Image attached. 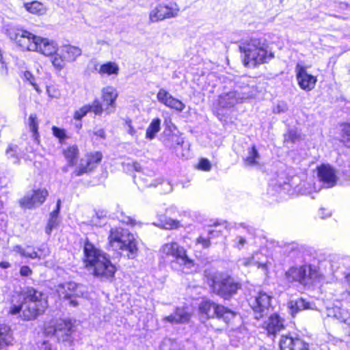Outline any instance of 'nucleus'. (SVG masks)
<instances>
[{"label": "nucleus", "mask_w": 350, "mask_h": 350, "mask_svg": "<svg viewBox=\"0 0 350 350\" xmlns=\"http://www.w3.org/2000/svg\"><path fill=\"white\" fill-rule=\"evenodd\" d=\"M0 64H2L3 66H5V62L1 51H0Z\"/></svg>", "instance_id": "57"}, {"label": "nucleus", "mask_w": 350, "mask_h": 350, "mask_svg": "<svg viewBox=\"0 0 350 350\" xmlns=\"http://www.w3.org/2000/svg\"><path fill=\"white\" fill-rule=\"evenodd\" d=\"M205 276L211 293L224 300L232 299L242 288L241 282L226 273H208Z\"/></svg>", "instance_id": "5"}, {"label": "nucleus", "mask_w": 350, "mask_h": 350, "mask_svg": "<svg viewBox=\"0 0 350 350\" xmlns=\"http://www.w3.org/2000/svg\"><path fill=\"white\" fill-rule=\"evenodd\" d=\"M245 243H246V239L244 237L239 236L237 238L236 246L239 249H241L245 244Z\"/></svg>", "instance_id": "52"}, {"label": "nucleus", "mask_w": 350, "mask_h": 350, "mask_svg": "<svg viewBox=\"0 0 350 350\" xmlns=\"http://www.w3.org/2000/svg\"><path fill=\"white\" fill-rule=\"evenodd\" d=\"M62 53L63 54V58H64L67 62H72L81 55V50L77 46L66 45L62 49Z\"/></svg>", "instance_id": "30"}, {"label": "nucleus", "mask_w": 350, "mask_h": 350, "mask_svg": "<svg viewBox=\"0 0 350 350\" xmlns=\"http://www.w3.org/2000/svg\"><path fill=\"white\" fill-rule=\"evenodd\" d=\"M194 255L197 258H201L204 256V254L202 253L201 250H193Z\"/></svg>", "instance_id": "55"}, {"label": "nucleus", "mask_w": 350, "mask_h": 350, "mask_svg": "<svg viewBox=\"0 0 350 350\" xmlns=\"http://www.w3.org/2000/svg\"><path fill=\"white\" fill-rule=\"evenodd\" d=\"M49 196L46 188L34 189L31 195H27L18 201L19 205L23 208L32 209L44 203Z\"/></svg>", "instance_id": "13"}, {"label": "nucleus", "mask_w": 350, "mask_h": 350, "mask_svg": "<svg viewBox=\"0 0 350 350\" xmlns=\"http://www.w3.org/2000/svg\"><path fill=\"white\" fill-rule=\"evenodd\" d=\"M161 228L165 230H176L181 226L180 221L172 218H165L161 221Z\"/></svg>", "instance_id": "36"}, {"label": "nucleus", "mask_w": 350, "mask_h": 350, "mask_svg": "<svg viewBox=\"0 0 350 350\" xmlns=\"http://www.w3.org/2000/svg\"><path fill=\"white\" fill-rule=\"evenodd\" d=\"M272 296L267 292L260 290L249 299V305L254 312L256 319L264 317L271 306Z\"/></svg>", "instance_id": "9"}, {"label": "nucleus", "mask_w": 350, "mask_h": 350, "mask_svg": "<svg viewBox=\"0 0 350 350\" xmlns=\"http://www.w3.org/2000/svg\"><path fill=\"white\" fill-rule=\"evenodd\" d=\"M191 314L180 308H176L174 312L164 317V321L172 324H180L189 321Z\"/></svg>", "instance_id": "26"}, {"label": "nucleus", "mask_w": 350, "mask_h": 350, "mask_svg": "<svg viewBox=\"0 0 350 350\" xmlns=\"http://www.w3.org/2000/svg\"><path fill=\"white\" fill-rule=\"evenodd\" d=\"M254 263V256L248 257L243 259V264L245 266H250L253 265Z\"/></svg>", "instance_id": "53"}, {"label": "nucleus", "mask_w": 350, "mask_h": 350, "mask_svg": "<svg viewBox=\"0 0 350 350\" xmlns=\"http://www.w3.org/2000/svg\"><path fill=\"white\" fill-rule=\"evenodd\" d=\"M284 280L288 284H299L304 287L314 285L322 279L319 268L310 264L290 267L284 273Z\"/></svg>", "instance_id": "7"}, {"label": "nucleus", "mask_w": 350, "mask_h": 350, "mask_svg": "<svg viewBox=\"0 0 350 350\" xmlns=\"http://www.w3.org/2000/svg\"><path fill=\"white\" fill-rule=\"evenodd\" d=\"M58 226L57 219H54L53 218L49 219L48 223L45 228V232L47 234H51L52 230Z\"/></svg>", "instance_id": "43"}, {"label": "nucleus", "mask_w": 350, "mask_h": 350, "mask_svg": "<svg viewBox=\"0 0 350 350\" xmlns=\"http://www.w3.org/2000/svg\"><path fill=\"white\" fill-rule=\"evenodd\" d=\"M61 153L68 167L77 165L80 157V150L77 144H69L62 149Z\"/></svg>", "instance_id": "21"}, {"label": "nucleus", "mask_w": 350, "mask_h": 350, "mask_svg": "<svg viewBox=\"0 0 350 350\" xmlns=\"http://www.w3.org/2000/svg\"><path fill=\"white\" fill-rule=\"evenodd\" d=\"M42 332L46 337H55L58 342L72 345L76 332L75 321L70 318H53L44 322Z\"/></svg>", "instance_id": "6"}, {"label": "nucleus", "mask_w": 350, "mask_h": 350, "mask_svg": "<svg viewBox=\"0 0 350 350\" xmlns=\"http://www.w3.org/2000/svg\"><path fill=\"white\" fill-rule=\"evenodd\" d=\"M118 95L117 90L112 86H106L102 88L101 100L105 107L106 114H110L115 111Z\"/></svg>", "instance_id": "20"}, {"label": "nucleus", "mask_w": 350, "mask_h": 350, "mask_svg": "<svg viewBox=\"0 0 350 350\" xmlns=\"http://www.w3.org/2000/svg\"><path fill=\"white\" fill-rule=\"evenodd\" d=\"M280 350H310L309 345L299 337L290 334L281 336L279 342Z\"/></svg>", "instance_id": "17"}, {"label": "nucleus", "mask_w": 350, "mask_h": 350, "mask_svg": "<svg viewBox=\"0 0 350 350\" xmlns=\"http://www.w3.org/2000/svg\"><path fill=\"white\" fill-rule=\"evenodd\" d=\"M262 327L267 332L268 336H275L278 333L285 329V319L278 313H273L264 321Z\"/></svg>", "instance_id": "18"}, {"label": "nucleus", "mask_w": 350, "mask_h": 350, "mask_svg": "<svg viewBox=\"0 0 350 350\" xmlns=\"http://www.w3.org/2000/svg\"><path fill=\"white\" fill-rule=\"evenodd\" d=\"M103 159L100 151L90 152L85 154V163H81L72 172L75 176H81L93 172Z\"/></svg>", "instance_id": "12"}, {"label": "nucleus", "mask_w": 350, "mask_h": 350, "mask_svg": "<svg viewBox=\"0 0 350 350\" xmlns=\"http://www.w3.org/2000/svg\"><path fill=\"white\" fill-rule=\"evenodd\" d=\"M258 267H265V265H259Z\"/></svg>", "instance_id": "60"}, {"label": "nucleus", "mask_w": 350, "mask_h": 350, "mask_svg": "<svg viewBox=\"0 0 350 350\" xmlns=\"http://www.w3.org/2000/svg\"><path fill=\"white\" fill-rule=\"evenodd\" d=\"M260 154L258 149L255 145H252L248 149V155L243 159V163L245 166L252 167L259 165L258 160Z\"/></svg>", "instance_id": "31"}, {"label": "nucleus", "mask_w": 350, "mask_h": 350, "mask_svg": "<svg viewBox=\"0 0 350 350\" xmlns=\"http://www.w3.org/2000/svg\"><path fill=\"white\" fill-rule=\"evenodd\" d=\"M82 261L84 268L95 278L110 281L114 278L117 267L107 254L88 239L84 241Z\"/></svg>", "instance_id": "2"}, {"label": "nucleus", "mask_w": 350, "mask_h": 350, "mask_svg": "<svg viewBox=\"0 0 350 350\" xmlns=\"http://www.w3.org/2000/svg\"><path fill=\"white\" fill-rule=\"evenodd\" d=\"M11 265L9 262L7 261H1L0 262V267L2 269H8L10 267Z\"/></svg>", "instance_id": "56"}, {"label": "nucleus", "mask_w": 350, "mask_h": 350, "mask_svg": "<svg viewBox=\"0 0 350 350\" xmlns=\"http://www.w3.org/2000/svg\"><path fill=\"white\" fill-rule=\"evenodd\" d=\"M40 119L36 113H31L28 117L27 125L31 133L34 142L40 143V135L39 132Z\"/></svg>", "instance_id": "27"}, {"label": "nucleus", "mask_w": 350, "mask_h": 350, "mask_svg": "<svg viewBox=\"0 0 350 350\" xmlns=\"http://www.w3.org/2000/svg\"><path fill=\"white\" fill-rule=\"evenodd\" d=\"M93 135L96 137V139H105L106 138V133L104 129H100L97 131L93 132Z\"/></svg>", "instance_id": "49"}, {"label": "nucleus", "mask_w": 350, "mask_h": 350, "mask_svg": "<svg viewBox=\"0 0 350 350\" xmlns=\"http://www.w3.org/2000/svg\"><path fill=\"white\" fill-rule=\"evenodd\" d=\"M125 123L127 125V126L129 127V131H128L129 133L131 134V135H135L136 131L132 124V120L130 119L126 120Z\"/></svg>", "instance_id": "50"}, {"label": "nucleus", "mask_w": 350, "mask_h": 350, "mask_svg": "<svg viewBox=\"0 0 350 350\" xmlns=\"http://www.w3.org/2000/svg\"><path fill=\"white\" fill-rule=\"evenodd\" d=\"M213 232H214L213 230H208V234L209 236H208V237H205L202 234H200L196 239V240L194 241L195 245L196 246L197 245H200L201 246V249L202 250H208L211 247V245H212L211 235L213 234Z\"/></svg>", "instance_id": "34"}, {"label": "nucleus", "mask_w": 350, "mask_h": 350, "mask_svg": "<svg viewBox=\"0 0 350 350\" xmlns=\"http://www.w3.org/2000/svg\"><path fill=\"white\" fill-rule=\"evenodd\" d=\"M317 176L321 183L327 187L336 185L338 177L336 170L329 164L322 163L316 167Z\"/></svg>", "instance_id": "16"}, {"label": "nucleus", "mask_w": 350, "mask_h": 350, "mask_svg": "<svg viewBox=\"0 0 350 350\" xmlns=\"http://www.w3.org/2000/svg\"><path fill=\"white\" fill-rule=\"evenodd\" d=\"M300 138L299 135L294 130H289L284 135V142L295 143Z\"/></svg>", "instance_id": "42"}, {"label": "nucleus", "mask_w": 350, "mask_h": 350, "mask_svg": "<svg viewBox=\"0 0 350 350\" xmlns=\"http://www.w3.org/2000/svg\"><path fill=\"white\" fill-rule=\"evenodd\" d=\"M14 333L9 325L0 323V349L13 345Z\"/></svg>", "instance_id": "24"}, {"label": "nucleus", "mask_w": 350, "mask_h": 350, "mask_svg": "<svg viewBox=\"0 0 350 350\" xmlns=\"http://www.w3.org/2000/svg\"><path fill=\"white\" fill-rule=\"evenodd\" d=\"M216 308L217 310L216 311L215 318L222 321L227 325H231L233 323L237 316V312L220 304H219V306H217Z\"/></svg>", "instance_id": "23"}, {"label": "nucleus", "mask_w": 350, "mask_h": 350, "mask_svg": "<svg viewBox=\"0 0 350 350\" xmlns=\"http://www.w3.org/2000/svg\"><path fill=\"white\" fill-rule=\"evenodd\" d=\"M53 59L51 60L53 66L57 69V70H62L67 63V61L63 58V54L62 53L61 54L55 53L53 56Z\"/></svg>", "instance_id": "38"}, {"label": "nucleus", "mask_w": 350, "mask_h": 350, "mask_svg": "<svg viewBox=\"0 0 350 350\" xmlns=\"http://www.w3.org/2000/svg\"><path fill=\"white\" fill-rule=\"evenodd\" d=\"M346 279L347 282L350 284V273L347 275Z\"/></svg>", "instance_id": "58"}, {"label": "nucleus", "mask_w": 350, "mask_h": 350, "mask_svg": "<svg viewBox=\"0 0 350 350\" xmlns=\"http://www.w3.org/2000/svg\"><path fill=\"white\" fill-rule=\"evenodd\" d=\"M90 112L89 105H85L76 110L73 115V118L76 120H81Z\"/></svg>", "instance_id": "40"}, {"label": "nucleus", "mask_w": 350, "mask_h": 350, "mask_svg": "<svg viewBox=\"0 0 350 350\" xmlns=\"http://www.w3.org/2000/svg\"><path fill=\"white\" fill-rule=\"evenodd\" d=\"M14 249L21 256L25 257L26 252L21 245L15 246Z\"/></svg>", "instance_id": "54"}, {"label": "nucleus", "mask_w": 350, "mask_h": 350, "mask_svg": "<svg viewBox=\"0 0 350 350\" xmlns=\"http://www.w3.org/2000/svg\"><path fill=\"white\" fill-rule=\"evenodd\" d=\"M211 163L209 161V160L206 158L200 159L197 165V169L204 172L210 171L211 170Z\"/></svg>", "instance_id": "41"}, {"label": "nucleus", "mask_w": 350, "mask_h": 350, "mask_svg": "<svg viewBox=\"0 0 350 350\" xmlns=\"http://www.w3.org/2000/svg\"><path fill=\"white\" fill-rule=\"evenodd\" d=\"M17 148L16 145L10 144L7 148L5 152L10 157H18Z\"/></svg>", "instance_id": "45"}, {"label": "nucleus", "mask_w": 350, "mask_h": 350, "mask_svg": "<svg viewBox=\"0 0 350 350\" xmlns=\"http://www.w3.org/2000/svg\"><path fill=\"white\" fill-rule=\"evenodd\" d=\"M58 300L67 302L70 307L76 308L79 305L78 299L84 297L82 285L74 282L59 284L56 289Z\"/></svg>", "instance_id": "8"}, {"label": "nucleus", "mask_w": 350, "mask_h": 350, "mask_svg": "<svg viewBox=\"0 0 350 350\" xmlns=\"http://www.w3.org/2000/svg\"><path fill=\"white\" fill-rule=\"evenodd\" d=\"M289 309H290V312H291V315L293 317L295 316L300 311H302L299 308L297 303L295 301L290 302Z\"/></svg>", "instance_id": "47"}, {"label": "nucleus", "mask_w": 350, "mask_h": 350, "mask_svg": "<svg viewBox=\"0 0 350 350\" xmlns=\"http://www.w3.org/2000/svg\"><path fill=\"white\" fill-rule=\"evenodd\" d=\"M161 250L166 256H172L176 260H180L186 267H191L195 265L194 260L189 257L187 250L175 241L163 244Z\"/></svg>", "instance_id": "11"}, {"label": "nucleus", "mask_w": 350, "mask_h": 350, "mask_svg": "<svg viewBox=\"0 0 350 350\" xmlns=\"http://www.w3.org/2000/svg\"><path fill=\"white\" fill-rule=\"evenodd\" d=\"M36 47L37 49L34 51L39 52L47 57H52L58 50L57 45L53 40L42 37H40Z\"/></svg>", "instance_id": "22"}, {"label": "nucleus", "mask_w": 350, "mask_h": 350, "mask_svg": "<svg viewBox=\"0 0 350 350\" xmlns=\"http://www.w3.org/2000/svg\"><path fill=\"white\" fill-rule=\"evenodd\" d=\"M51 131L53 137L57 139L60 144H64L66 140L69 139V136L66 129L63 128H60L57 126H53L51 127Z\"/></svg>", "instance_id": "35"}, {"label": "nucleus", "mask_w": 350, "mask_h": 350, "mask_svg": "<svg viewBox=\"0 0 350 350\" xmlns=\"http://www.w3.org/2000/svg\"><path fill=\"white\" fill-rule=\"evenodd\" d=\"M107 249L117 257L125 252L128 259H135L140 252L139 240L127 229L112 228L109 231Z\"/></svg>", "instance_id": "3"}, {"label": "nucleus", "mask_w": 350, "mask_h": 350, "mask_svg": "<svg viewBox=\"0 0 350 350\" xmlns=\"http://www.w3.org/2000/svg\"><path fill=\"white\" fill-rule=\"evenodd\" d=\"M296 79L299 88L306 92L313 90L317 82L316 76L308 74L306 68L300 64L296 66Z\"/></svg>", "instance_id": "15"}, {"label": "nucleus", "mask_w": 350, "mask_h": 350, "mask_svg": "<svg viewBox=\"0 0 350 350\" xmlns=\"http://www.w3.org/2000/svg\"><path fill=\"white\" fill-rule=\"evenodd\" d=\"M61 203V200H57L55 208L50 213V218L57 219L60 211Z\"/></svg>", "instance_id": "48"}, {"label": "nucleus", "mask_w": 350, "mask_h": 350, "mask_svg": "<svg viewBox=\"0 0 350 350\" xmlns=\"http://www.w3.org/2000/svg\"><path fill=\"white\" fill-rule=\"evenodd\" d=\"M217 306H219V304L210 299L202 300L199 304L198 311L208 319H215Z\"/></svg>", "instance_id": "25"}, {"label": "nucleus", "mask_w": 350, "mask_h": 350, "mask_svg": "<svg viewBox=\"0 0 350 350\" xmlns=\"http://www.w3.org/2000/svg\"><path fill=\"white\" fill-rule=\"evenodd\" d=\"M8 314H18L22 321H33L42 316L49 308L48 298L42 291L27 286L23 291L15 292L10 298Z\"/></svg>", "instance_id": "1"}, {"label": "nucleus", "mask_w": 350, "mask_h": 350, "mask_svg": "<svg viewBox=\"0 0 350 350\" xmlns=\"http://www.w3.org/2000/svg\"><path fill=\"white\" fill-rule=\"evenodd\" d=\"M25 258H31V259H41L42 256L38 254L37 252H33L31 253H27L25 256Z\"/></svg>", "instance_id": "51"}, {"label": "nucleus", "mask_w": 350, "mask_h": 350, "mask_svg": "<svg viewBox=\"0 0 350 350\" xmlns=\"http://www.w3.org/2000/svg\"><path fill=\"white\" fill-rule=\"evenodd\" d=\"M19 274L21 277H29L33 274V270L27 265H23L20 268Z\"/></svg>", "instance_id": "44"}, {"label": "nucleus", "mask_w": 350, "mask_h": 350, "mask_svg": "<svg viewBox=\"0 0 350 350\" xmlns=\"http://www.w3.org/2000/svg\"><path fill=\"white\" fill-rule=\"evenodd\" d=\"M120 72L118 64L115 62L108 61L102 64L98 72L100 76L118 75Z\"/></svg>", "instance_id": "29"}, {"label": "nucleus", "mask_w": 350, "mask_h": 350, "mask_svg": "<svg viewBox=\"0 0 350 350\" xmlns=\"http://www.w3.org/2000/svg\"><path fill=\"white\" fill-rule=\"evenodd\" d=\"M239 49L242 53V63L247 68H256L268 64L275 57L274 53L269 49L266 41L259 38H250L243 42Z\"/></svg>", "instance_id": "4"}, {"label": "nucleus", "mask_w": 350, "mask_h": 350, "mask_svg": "<svg viewBox=\"0 0 350 350\" xmlns=\"http://www.w3.org/2000/svg\"><path fill=\"white\" fill-rule=\"evenodd\" d=\"M295 301L297 303L301 310H308L310 308V303L302 297L296 299Z\"/></svg>", "instance_id": "46"}, {"label": "nucleus", "mask_w": 350, "mask_h": 350, "mask_svg": "<svg viewBox=\"0 0 350 350\" xmlns=\"http://www.w3.org/2000/svg\"><path fill=\"white\" fill-rule=\"evenodd\" d=\"M38 36L25 29H17L10 34V39L23 51H34L37 49Z\"/></svg>", "instance_id": "10"}, {"label": "nucleus", "mask_w": 350, "mask_h": 350, "mask_svg": "<svg viewBox=\"0 0 350 350\" xmlns=\"http://www.w3.org/2000/svg\"><path fill=\"white\" fill-rule=\"evenodd\" d=\"M345 293L347 294V295H348L349 297H350V290L349 291H347L345 292Z\"/></svg>", "instance_id": "59"}, {"label": "nucleus", "mask_w": 350, "mask_h": 350, "mask_svg": "<svg viewBox=\"0 0 350 350\" xmlns=\"http://www.w3.org/2000/svg\"><path fill=\"white\" fill-rule=\"evenodd\" d=\"M179 9L176 7L159 4L152 10L149 14L151 23H157L163 20L174 18L178 15Z\"/></svg>", "instance_id": "14"}, {"label": "nucleus", "mask_w": 350, "mask_h": 350, "mask_svg": "<svg viewBox=\"0 0 350 350\" xmlns=\"http://www.w3.org/2000/svg\"><path fill=\"white\" fill-rule=\"evenodd\" d=\"M90 112H92L95 116H100L105 111V108L102 103L98 99L95 98L91 105H89Z\"/></svg>", "instance_id": "37"}, {"label": "nucleus", "mask_w": 350, "mask_h": 350, "mask_svg": "<svg viewBox=\"0 0 350 350\" xmlns=\"http://www.w3.org/2000/svg\"><path fill=\"white\" fill-rule=\"evenodd\" d=\"M23 77L25 81H28L33 87L34 90L38 93L41 92V90L40 89L38 85L35 82L34 76L30 71H29V70L25 71L23 72Z\"/></svg>", "instance_id": "39"}, {"label": "nucleus", "mask_w": 350, "mask_h": 350, "mask_svg": "<svg viewBox=\"0 0 350 350\" xmlns=\"http://www.w3.org/2000/svg\"><path fill=\"white\" fill-rule=\"evenodd\" d=\"M161 122L159 118L152 119L146 131V139L152 140L155 138L157 133L161 130Z\"/></svg>", "instance_id": "32"}, {"label": "nucleus", "mask_w": 350, "mask_h": 350, "mask_svg": "<svg viewBox=\"0 0 350 350\" xmlns=\"http://www.w3.org/2000/svg\"><path fill=\"white\" fill-rule=\"evenodd\" d=\"M26 11L31 14L41 16L46 12V6L39 1H32L23 4Z\"/></svg>", "instance_id": "28"}, {"label": "nucleus", "mask_w": 350, "mask_h": 350, "mask_svg": "<svg viewBox=\"0 0 350 350\" xmlns=\"http://www.w3.org/2000/svg\"><path fill=\"white\" fill-rule=\"evenodd\" d=\"M340 126V141L345 147L350 148V122H341Z\"/></svg>", "instance_id": "33"}, {"label": "nucleus", "mask_w": 350, "mask_h": 350, "mask_svg": "<svg viewBox=\"0 0 350 350\" xmlns=\"http://www.w3.org/2000/svg\"><path fill=\"white\" fill-rule=\"evenodd\" d=\"M158 101L165 107L178 112L183 111L185 105L178 98L174 97L168 91L161 88L157 94Z\"/></svg>", "instance_id": "19"}]
</instances>
